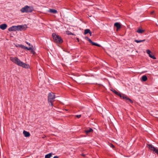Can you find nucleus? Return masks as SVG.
<instances>
[{"label":"nucleus","mask_w":158,"mask_h":158,"mask_svg":"<svg viewBox=\"0 0 158 158\" xmlns=\"http://www.w3.org/2000/svg\"><path fill=\"white\" fill-rule=\"evenodd\" d=\"M85 39H86L89 42V41L90 40H91L90 39H89L88 37H86Z\"/></svg>","instance_id":"393cba45"},{"label":"nucleus","mask_w":158,"mask_h":158,"mask_svg":"<svg viewBox=\"0 0 158 158\" xmlns=\"http://www.w3.org/2000/svg\"><path fill=\"white\" fill-rule=\"evenodd\" d=\"M66 34L67 35H73L72 32H70V31H66Z\"/></svg>","instance_id":"4be33fe9"},{"label":"nucleus","mask_w":158,"mask_h":158,"mask_svg":"<svg viewBox=\"0 0 158 158\" xmlns=\"http://www.w3.org/2000/svg\"><path fill=\"white\" fill-rule=\"evenodd\" d=\"M55 98V95L53 93H50L49 94L48 96V101L50 103V105L52 106L53 105V102L54 101L53 99Z\"/></svg>","instance_id":"39448f33"},{"label":"nucleus","mask_w":158,"mask_h":158,"mask_svg":"<svg viewBox=\"0 0 158 158\" xmlns=\"http://www.w3.org/2000/svg\"><path fill=\"white\" fill-rule=\"evenodd\" d=\"M89 33L90 34V35H91L92 33L90 31V32Z\"/></svg>","instance_id":"2f4dec72"},{"label":"nucleus","mask_w":158,"mask_h":158,"mask_svg":"<svg viewBox=\"0 0 158 158\" xmlns=\"http://www.w3.org/2000/svg\"><path fill=\"white\" fill-rule=\"evenodd\" d=\"M93 130L92 129L90 128L89 130H87L85 131V132L87 134H88L89 133L92 132Z\"/></svg>","instance_id":"2eb2a0df"},{"label":"nucleus","mask_w":158,"mask_h":158,"mask_svg":"<svg viewBox=\"0 0 158 158\" xmlns=\"http://www.w3.org/2000/svg\"><path fill=\"white\" fill-rule=\"evenodd\" d=\"M31 52L33 54H34L35 52L34 51L33 49L31 50Z\"/></svg>","instance_id":"bb28decb"},{"label":"nucleus","mask_w":158,"mask_h":158,"mask_svg":"<svg viewBox=\"0 0 158 158\" xmlns=\"http://www.w3.org/2000/svg\"><path fill=\"white\" fill-rule=\"evenodd\" d=\"M48 11V12L54 14L56 13L57 12V10L53 9H50Z\"/></svg>","instance_id":"ddd939ff"},{"label":"nucleus","mask_w":158,"mask_h":158,"mask_svg":"<svg viewBox=\"0 0 158 158\" xmlns=\"http://www.w3.org/2000/svg\"><path fill=\"white\" fill-rule=\"evenodd\" d=\"M145 31V30L143 29L141 27H139L136 31V32L139 34H142Z\"/></svg>","instance_id":"6e6552de"},{"label":"nucleus","mask_w":158,"mask_h":158,"mask_svg":"<svg viewBox=\"0 0 158 158\" xmlns=\"http://www.w3.org/2000/svg\"><path fill=\"white\" fill-rule=\"evenodd\" d=\"M89 42L91 43L93 45H95V46H97L98 47H100V45L98 44H97V43H96L94 42H93V41H92L91 40H90L89 41Z\"/></svg>","instance_id":"4468645a"},{"label":"nucleus","mask_w":158,"mask_h":158,"mask_svg":"<svg viewBox=\"0 0 158 158\" xmlns=\"http://www.w3.org/2000/svg\"><path fill=\"white\" fill-rule=\"evenodd\" d=\"M142 80L143 81H146L147 79V77L146 76L144 75L142 77Z\"/></svg>","instance_id":"f3484780"},{"label":"nucleus","mask_w":158,"mask_h":158,"mask_svg":"<svg viewBox=\"0 0 158 158\" xmlns=\"http://www.w3.org/2000/svg\"><path fill=\"white\" fill-rule=\"evenodd\" d=\"M7 26L6 24H3L0 25V28L1 29L4 30L7 27Z\"/></svg>","instance_id":"9d476101"},{"label":"nucleus","mask_w":158,"mask_h":158,"mask_svg":"<svg viewBox=\"0 0 158 158\" xmlns=\"http://www.w3.org/2000/svg\"><path fill=\"white\" fill-rule=\"evenodd\" d=\"M33 49L32 48H31V47H29V48H28L27 47V50H31L32 49Z\"/></svg>","instance_id":"b1692460"},{"label":"nucleus","mask_w":158,"mask_h":158,"mask_svg":"<svg viewBox=\"0 0 158 158\" xmlns=\"http://www.w3.org/2000/svg\"><path fill=\"white\" fill-rule=\"evenodd\" d=\"M111 147H112V148H114V146L112 144H111Z\"/></svg>","instance_id":"c85d7f7f"},{"label":"nucleus","mask_w":158,"mask_h":158,"mask_svg":"<svg viewBox=\"0 0 158 158\" xmlns=\"http://www.w3.org/2000/svg\"><path fill=\"white\" fill-rule=\"evenodd\" d=\"M23 133L24 135L26 137H29L30 135V133L29 132L27 131H23Z\"/></svg>","instance_id":"9b49d317"},{"label":"nucleus","mask_w":158,"mask_h":158,"mask_svg":"<svg viewBox=\"0 0 158 158\" xmlns=\"http://www.w3.org/2000/svg\"><path fill=\"white\" fill-rule=\"evenodd\" d=\"M111 90L114 93L118 95L121 98H122L124 99H125L127 101L131 103H132V101L129 98H127L126 95L123 94H121L119 93L114 89H111Z\"/></svg>","instance_id":"f03ea898"},{"label":"nucleus","mask_w":158,"mask_h":158,"mask_svg":"<svg viewBox=\"0 0 158 158\" xmlns=\"http://www.w3.org/2000/svg\"><path fill=\"white\" fill-rule=\"evenodd\" d=\"M146 52H147V53L149 55V54H150L151 53V51H150V50H147V51H146Z\"/></svg>","instance_id":"5701e85b"},{"label":"nucleus","mask_w":158,"mask_h":158,"mask_svg":"<svg viewBox=\"0 0 158 158\" xmlns=\"http://www.w3.org/2000/svg\"><path fill=\"white\" fill-rule=\"evenodd\" d=\"M53 40L55 43L61 44L63 42L62 38L59 35L53 33L52 35Z\"/></svg>","instance_id":"7ed1b4c3"},{"label":"nucleus","mask_w":158,"mask_h":158,"mask_svg":"<svg viewBox=\"0 0 158 158\" xmlns=\"http://www.w3.org/2000/svg\"><path fill=\"white\" fill-rule=\"evenodd\" d=\"M52 156V153H49L45 156V158H50Z\"/></svg>","instance_id":"dca6fc26"},{"label":"nucleus","mask_w":158,"mask_h":158,"mask_svg":"<svg viewBox=\"0 0 158 158\" xmlns=\"http://www.w3.org/2000/svg\"><path fill=\"white\" fill-rule=\"evenodd\" d=\"M16 30L21 31L26 29L27 28L26 25H18L16 26Z\"/></svg>","instance_id":"0eeeda50"},{"label":"nucleus","mask_w":158,"mask_h":158,"mask_svg":"<svg viewBox=\"0 0 158 158\" xmlns=\"http://www.w3.org/2000/svg\"><path fill=\"white\" fill-rule=\"evenodd\" d=\"M77 40L78 41H79V39L78 38H77Z\"/></svg>","instance_id":"473e14b6"},{"label":"nucleus","mask_w":158,"mask_h":158,"mask_svg":"<svg viewBox=\"0 0 158 158\" xmlns=\"http://www.w3.org/2000/svg\"><path fill=\"white\" fill-rule=\"evenodd\" d=\"M76 117L78 118H80L81 117V115H77L76 116Z\"/></svg>","instance_id":"a878e982"},{"label":"nucleus","mask_w":158,"mask_h":158,"mask_svg":"<svg viewBox=\"0 0 158 158\" xmlns=\"http://www.w3.org/2000/svg\"><path fill=\"white\" fill-rule=\"evenodd\" d=\"M16 27L15 26H14L9 28L8 30L9 31H16Z\"/></svg>","instance_id":"1a4fd4ad"},{"label":"nucleus","mask_w":158,"mask_h":158,"mask_svg":"<svg viewBox=\"0 0 158 158\" xmlns=\"http://www.w3.org/2000/svg\"><path fill=\"white\" fill-rule=\"evenodd\" d=\"M20 47L23 48V49H27V47H26L23 45H20Z\"/></svg>","instance_id":"aec40b11"},{"label":"nucleus","mask_w":158,"mask_h":158,"mask_svg":"<svg viewBox=\"0 0 158 158\" xmlns=\"http://www.w3.org/2000/svg\"><path fill=\"white\" fill-rule=\"evenodd\" d=\"M82 156H85V155H84V154H82Z\"/></svg>","instance_id":"72a5a7b5"},{"label":"nucleus","mask_w":158,"mask_h":158,"mask_svg":"<svg viewBox=\"0 0 158 158\" xmlns=\"http://www.w3.org/2000/svg\"><path fill=\"white\" fill-rule=\"evenodd\" d=\"M53 158H59V157L57 156H54Z\"/></svg>","instance_id":"cd10ccee"},{"label":"nucleus","mask_w":158,"mask_h":158,"mask_svg":"<svg viewBox=\"0 0 158 158\" xmlns=\"http://www.w3.org/2000/svg\"><path fill=\"white\" fill-rule=\"evenodd\" d=\"M90 32V30L89 29H86L85 30L84 34L86 35Z\"/></svg>","instance_id":"6ab92c4d"},{"label":"nucleus","mask_w":158,"mask_h":158,"mask_svg":"<svg viewBox=\"0 0 158 158\" xmlns=\"http://www.w3.org/2000/svg\"><path fill=\"white\" fill-rule=\"evenodd\" d=\"M26 43H27V44H28L29 45V46H30V44L29 43H28V42H27Z\"/></svg>","instance_id":"c756f323"},{"label":"nucleus","mask_w":158,"mask_h":158,"mask_svg":"<svg viewBox=\"0 0 158 158\" xmlns=\"http://www.w3.org/2000/svg\"><path fill=\"white\" fill-rule=\"evenodd\" d=\"M114 26L117 27V30L119 29L121 27V25L118 23H116L114 24Z\"/></svg>","instance_id":"f8f14e48"},{"label":"nucleus","mask_w":158,"mask_h":158,"mask_svg":"<svg viewBox=\"0 0 158 158\" xmlns=\"http://www.w3.org/2000/svg\"><path fill=\"white\" fill-rule=\"evenodd\" d=\"M10 59L13 62L18 66H21L25 68H28L29 65L21 62L20 60L16 57H11Z\"/></svg>","instance_id":"f257e3e1"},{"label":"nucleus","mask_w":158,"mask_h":158,"mask_svg":"<svg viewBox=\"0 0 158 158\" xmlns=\"http://www.w3.org/2000/svg\"><path fill=\"white\" fill-rule=\"evenodd\" d=\"M145 41V40H135L134 41L137 43H139L141 42H143Z\"/></svg>","instance_id":"a211bd4d"},{"label":"nucleus","mask_w":158,"mask_h":158,"mask_svg":"<svg viewBox=\"0 0 158 158\" xmlns=\"http://www.w3.org/2000/svg\"><path fill=\"white\" fill-rule=\"evenodd\" d=\"M33 10V8L32 7L26 6L22 8L20 10V11L22 13H28L31 12Z\"/></svg>","instance_id":"20e7f679"},{"label":"nucleus","mask_w":158,"mask_h":158,"mask_svg":"<svg viewBox=\"0 0 158 158\" xmlns=\"http://www.w3.org/2000/svg\"><path fill=\"white\" fill-rule=\"evenodd\" d=\"M154 13V11H152L151 12V14H153Z\"/></svg>","instance_id":"7c9ffc66"},{"label":"nucleus","mask_w":158,"mask_h":158,"mask_svg":"<svg viewBox=\"0 0 158 158\" xmlns=\"http://www.w3.org/2000/svg\"><path fill=\"white\" fill-rule=\"evenodd\" d=\"M149 56L151 58H152V59H156V57L152 55L151 54H149Z\"/></svg>","instance_id":"412c9836"},{"label":"nucleus","mask_w":158,"mask_h":158,"mask_svg":"<svg viewBox=\"0 0 158 158\" xmlns=\"http://www.w3.org/2000/svg\"><path fill=\"white\" fill-rule=\"evenodd\" d=\"M148 147L149 149L152 151L155 152L158 155V149L154 148L152 145L151 144L148 145Z\"/></svg>","instance_id":"423d86ee"}]
</instances>
